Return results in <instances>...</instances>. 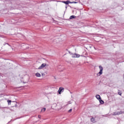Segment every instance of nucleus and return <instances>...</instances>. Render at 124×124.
I'll return each mask as SVG.
<instances>
[{"label":"nucleus","mask_w":124,"mask_h":124,"mask_svg":"<svg viewBox=\"0 0 124 124\" xmlns=\"http://www.w3.org/2000/svg\"><path fill=\"white\" fill-rule=\"evenodd\" d=\"M99 67L100 71L98 74H97V76H100L101 75H102L103 71V67H102V66L100 65Z\"/></svg>","instance_id":"f257e3e1"},{"label":"nucleus","mask_w":124,"mask_h":124,"mask_svg":"<svg viewBox=\"0 0 124 124\" xmlns=\"http://www.w3.org/2000/svg\"><path fill=\"white\" fill-rule=\"evenodd\" d=\"M63 92H64V88L63 87H60L58 93L59 94H61L62 93H63Z\"/></svg>","instance_id":"f03ea898"},{"label":"nucleus","mask_w":124,"mask_h":124,"mask_svg":"<svg viewBox=\"0 0 124 124\" xmlns=\"http://www.w3.org/2000/svg\"><path fill=\"white\" fill-rule=\"evenodd\" d=\"M121 114H124V111H118L117 112H114L113 115L117 116V115H121Z\"/></svg>","instance_id":"7ed1b4c3"},{"label":"nucleus","mask_w":124,"mask_h":124,"mask_svg":"<svg viewBox=\"0 0 124 124\" xmlns=\"http://www.w3.org/2000/svg\"><path fill=\"white\" fill-rule=\"evenodd\" d=\"M48 66V65L46 64V63H43L41 65V66L38 68V69H42V68H44L45 66Z\"/></svg>","instance_id":"20e7f679"},{"label":"nucleus","mask_w":124,"mask_h":124,"mask_svg":"<svg viewBox=\"0 0 124 124\" xmlns=\"http://www.w3.org/2000/svg\"><path fill=\"white\" fill-rule=\"evenodd\" d=\"M95 97L98 99V100H101V97H100V95L98 94H96Z\"/></svg>","instance_id":"39448f33"},{"label":"nucleus","mask_w":124,"mask_h":124,"mask_svg":"<svg viewBox=\"0 0 124 124\" xmlns=\"http://www.w3.org/2000/svg\"><path fill=\"white\" fill-rule=\"evenodd\" d=\"M63 3H65V4H68L69 3H70V1L67 0V1H63Z\"/></svg>","instance_id":"423d86ee"},{"label":"nucleus","mask_w":124,"mask_h":124,"mask_svg":"<svg viewBox=\"0 0 124 124\" xmlns=\"http://www.w3.org/2000/svg\"><path fill=\"white\" fill-rule=\"evenodd\" d=\"M35 76H36V77H41V75L39 74V73H37L35 74Z\"/></svg>","instance_id":"0eeeda50"},{"label":"nucleus","mask_w":124,"mask_h":124,"mask_svg":"<svg viewBox=\"0 0 124 124\" xmlns=\"http://www.w3.org/2000/svg\"><path fill=\"white\" fill-rule=\"evenodd\" d=\"M91 121L92 122V123H95V120L93 117L91 119Z\"/></svg>","instance_id":"6e6552de"},{"label":"nucleus","mask_w":124,"mask_h":124,"mask_svg":"<svg viewBox=\"0 0 124 124\" xmlns=\"http://www.w3.org/2000/svg\"><path fill=\"white\" fill-rule=\"evenodd\" d=\"M76 18V16H71L70 17V19H75Z\"/></svg>","instance_id":"1a4fd4ad"},{"label":"nucleus","mask_w":124,"mask_h":124,"mask_svg":"<svg viewBox=\"0 0 124 124\" xmlns=\"http://www.w3.org/2000/svg\"><path fill=\"white\" fill-rule=\"evenodd\" d=\"M99 101H100L101 104H104V101L102 100L101 99V100H99Z\"/></svg>","instance_id":"9d476101"},{"label":"nucleus","mask_w":124,"mask_h":124,"mask_svg":"<svg viewBox=\"0 0 124 124\" xmlns=\"http://www.w3.org/2000/svg\"><path fill=\"white\" fill-rule=\"evenodd\" d=\"M7 102H8V105H10V104H11L12 101H11V100H8L7 101Z\"/></svg>","instance_id":"9b49d317"},{"label":"nucleus","mask_w":124,"mask_h":124,"mask_svg":"<svg viewBox=\"0 0 124 124\" xmlns=\"http://www.w3.org/2000/svg\"><path fill=\"white\" fill-rule=\"evenodd\" d=\"M46 111V108H44L41 109V112H45Z\"/></svg>","instance_id":"f8f14e48"},{"label":"nucleus","mask_w":124,"mask_h":124,"mask_svg":"<svg viewBox=\"0 0 124 124\" xmlns=\"http://www.w3.org/2000/svg\"><path fill=\"white\" fill-rule=\"evenodd\" d=\"M70 3H78V2L76 1H70Z\"/></svg>","instance_id":"ddd939ff"},{"label":"nucleus","mask_w":124,"mask_h":124,"mask_svg":"<svg viewBox=\"0 0 124 124\" xmlns=\"http://www.w3.org/2000/svg\"><path fill=\"white\" fill-rule=\"evenodd\" d=\"M80 55L79 54H76V58H79Z\"/></svg>","instance_id":"4468645a"},{"label":"nucleus","mask_w":124,"mask_h":124,"mask_svg":"<svg viewBox=\"0 0 124 124\" xmlns=\"http://www.w3.org/2000/svg\"><path fill=\"white\" fill-rule=\"evenodd\" d=\"M118 94H119V95H122V93L119 92H118Z\"/></svg>","instance_id":"2eb2a0df"},{"label":"nucleus","mask_w":124,"mask_h":124,"mask_svg":"<svg viewBox=\"0 0 124 124\" xmlns=\"http://www.w3.org/2000/svg\"><path fill=\"white\" fill-rule=\"evenodd\" d=\"M72 111V109H70V110H69L68 112L69 113H71Z\"/></svg>","instance_id":"dca6fc26"},{"label":"nucleus","mask_w":124,"mask_h":124,"mask_svg":"<svg viewBox=\"0 0 124 124\" xmlns=\"http://www.w3.org/2000/svg\"><path fill=\"white\" fill-rule=\"evenodd\" d=\"M39 119H41V115H38Z\"/></svg>","instance_id":"f3484780"},{"label":"nucleus","mask_w":124,"mask_h":124,"mask_svg":"<svg viewBox=\"0 0 124 124\" xmlns=\"http://www.w3.org/2000/svg\"><path fill=\"white\" fill-rule=\"evenodd\" d=\"M44 75H45L44 74H42V76H43Z\"/></svg>","instance_id":"a211bd4d"},{"label":"nucleus","mask_w":124,"mask_h":124,"mask_svg":"<svg viewBox=\"0 0 124 124\" xmlns=\"http://www.w3.org/2000/svg\"><path fill=\"white\" fill-rule=\"evenodd\" d=\"M69 104H71V103H70V102H69Z\"/></svg>","instance_id":"6ab92c4d"},{"label":"nucleus","mask_w":124,"mask_h":124,"mask_svg":"<svg viewBox=\"0 0 124 124\" xmlns=\"http://www.w3.org/2000/svg\"><path fill=\"white\" fill-rule=\"evenodd\" d=\"M16 106V107H17V105H16V106Z\"/></svg>","instance_id":"aec40b11"},{"label":"nucleus","mask_w":124,"mask_h":124,"mask_svg":"<svg viewBox=\"0 0 124 124\" xmlns=\"http://www.w3.org/2000/svg\"><path fill=\"white\" fill-rule=\"evenodd\" d=\"M69 53H70V51H69Z\"/></svg>","instance_id":"412c9836"}]
</instances>
